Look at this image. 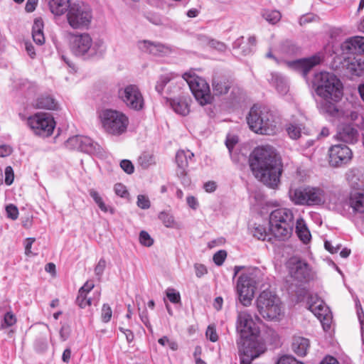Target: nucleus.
<instances>
[{
	"label": "nucleus",
	"mask_w": 364,
	"mask_h": 364,
	"mask_svg": "<svg viewBox=\"0 0 364 364\" xmlns=\"http://www.w3.org/2000/svg\"><path fill=\"white\" fill-rule=\"evenodd\" d=\"M249 161L256 178L269 188H276L278 186L282 165L272 146L267 145L255 148L250 154Z\"/></svg>",
	"instance_id": "1"
},
{
	"label": "nucleus",
	"mask_w": 364,
	"mask_h": 364,
	"mask_svg": "<svg viewBox=\"0 0 364 364\" xmlns=\"http://www.w3.org/2000/svg\"><path fill=\"white\" fill-rule=\"evenodd\" d=\"M250 129L257 134L272 135L277 130V117L266 106L254 105L247 117Z\"/></svg>",
	"instance_id": "2"
},
{
	"label": "nucleus",
	"mask_w": 364,
	"mask_h": 364,
	"mask_svg": "<svg viewBox=\"0 0 364 364\" xmlns=\"http://www.w3.org/2000/svg\"><path fill=\"white\" fill-rule=\"evenodd\" d=\"M69 41L70 50L76 56H83L85 58L101 56L105 50L102 40L93 41L87 33H70Z\"/></svg>",
	"instance_id": "3"
},
{
	"label": "nucleus",
	"mask_w": 364,
	"mask_h": 364,
	"mask_svg": "<svg viewBox=\"0 0 364 364\" xmlns=\"http://www.w3.org/2000/svg\"><path fill=\"white\" fill-rule=\"evenodd\" d=\"M313 85L316 93L322 99L340 101L342 98V84L340 80L333 73L321 72L316 74Z\"/></svg>",
	"instance_id": "4"
},
{
	"label": "nucleus",
	"mask_w": 364,
	"mask_h": 364,
	"mask_svg": "<svg viewBox=\"0 0 364 364\" xmlns=\"http://www.w3.org/2000/svg\"><path fill=\"white\" fill-rule=\"evenodd\" d=\"M269 231L271 235L279 240L289 237L293 232L294 215L288 208H278L269 215Z\"/></svg>",
	"instance_id": "5"
},
{
	"label": "nucleus",
	"mask_w": 364,
	"mask_h": 364,
	"mask_svg": "<svg viewBox=\"0 0 364 364\" xmlns=\"http://www.w3.org/2000/svg\"><path fill=\"white\" fill-rule=\"evenodd\" d=\"M236 331L240 335L239 338L237 340L238 349H240V346L243 345L248 347L253 346L252 345H249V342L262 343L258 339L259 328L254 321L252 315L247 311H238Z\"/></svg>",
	"instance_id": "6"
},
{
	"label": "nucleus",
	"mask_w": 364,
	"mask_h": 364,
	"mask_svg": "<svg viewBox=\"0 0 364 364\" xmlns=\"http://www.w3.org/2000/svg\"><path fill=\"white\" fill-rule=\"evenodd\" d=\"M259 314L267 320L278 319L282 314L280 299L269 291H263L256 301Z\"/></svg>",
	"instance_id": "7"
},
{
	"label": "nucleus",
	"mask_w": 364,
	"mask_h": 364,
	"mask_svg": "<svg viewBox=\"0 0 364 364\" xmlns=\"http://www.w3.org/2000/svg\"><path fill=\"white\" fill-rule=\"evenodd\" d=\"M66 18L73 29H87L92 19V11L90 6L83 2H73L70 5Z\"/></svg>",
	"instance_id": "8"
},
{
	"label": "nucleus",
	"mask_w": 364,
	"mask_h": 364,
	"mask_svg": "<svg viewBox=\"0 0 364 364\" xmlns=\"http://www.w3.org/2000/svg\"><path fill=\"white\" fill-rule=\"evenodd\" d=\"M183 78L186 81L196 100L200 105L210 104L213 97L207 82L196 75L184 73Z\"/></svg>",
	"instance_id": "9"
},
{
	"label": "nucleus",
	"mask_w": 364,
	"mask_h": 364,
	"mask_svg": "<svg viewBox=\"0 0 364 364\" xmlns=\"http://www.w3.org/2000/svg\"><path fill=\"white\" fill-rule=\"evenodd\" d=\"M102 123L107 132L113 135H119L127 130L129 120L122 112L106 109L102 114Z\"/></svg>",
	"instance_id": "10"
},
{
	"label": "nucleus",
	"mask_w": 364,
	"mask_h": 364,
	"mask_svg": "<svg viewBox=\"0 0 364 364\" xmlns=\"http://www.w3.org/2000/svg\"><path fill=\"white\" fill-rule=\"evenodd\" d=\"M28 127L36 135L48 136L55 126L53 117L48 113H36L27 119Z\"/></svg>",
	"instance_id": "11"
},
{
	"label": "nucleus",
	"mask_w": 364,
	"mask_h": 364,
	"mask_svg": "<svg viewBox=\"0 0 364 364\" xmlns=\"http://www.w3.org/2000/svg\"><path fill=\"white\" fill-rule=\"evenodd\" d=\"M290 276L300 282H308L314 278V272L309 264L299 257H291L287 262Z\"/></svg>",
	"instance_id": "12"
},
{
	"label": "nucleus",
	"mask_w": 364,
	"mask_h": 364,
	"mask_svg": "<svg viewBox=\"0 0 364 364\" xmlns=\"http://www.w3.org/2000/svg\"><path fill=\"white\" fill-rule=\"evenodd\" d=\"M119 99L129 109L139 111L143 109L144 100L141 91L135 85H129L118 90Z\"/></svg>",
	"instance_id": "13"
},
{
	"label": "nucleus",
	"mask_w": 364,
	"mask_h": 364,
	"mask_svg": "<svg viewBox=\"0 0 364 364\" xmlns=\"http://www.w3.org/2000/svg\"><path fill=\"white\" fill-rule=\"evenodd\" d=\"M236 289L242 304L245 306H249L255 289V282L252 275L247 273L242 274L237 279Z\"/></svg>",
	"instance_id": "14"
},
{
	"label": "nucleus",
	"mask_w": 364,
	"mask_h": 364,
	"mask_svg": "<svg viewBox=\"0 0 364 364\" xmlns=\"http://www.w3.org/2000/svg\"><path fill=\"white\" fill-rule=\"evenodd\" d=\"M329 163L337 167L348 164L352 159V151L345 144H336L328 149Z\"/></svg>",
	"instance_id": "15"
},
{
	"label": "nucleus",
	"mask_w": 364,
	"mask_h": 364,
	"mask_svg": "<svg viewBox=\"0 0 364 364\" xmlns=\"http://www.w3.org/2000/svg\"><path fill=\"white\" fill-rule=\"evenodd\" d=\"M321 60V55L317 53L309 58L287 61L285 63L289 68L301 73L304 76H306L309 70L314 66L318 65Z\"/></svg>",
	"instance_id": "16"
},
{
	"label": "nucleus",
	"mask_w": 364,
	"mask_h": 364,
	"mask_svg": "<svg viewBox=\"0 0 364 364\" xmlns=\"http://www.w3.org/2000/svg\"><path fill=\"white\" fill-rule=\"evenodd\" d=\"M339 63L336 65L337 69L346 70L355 76L361 75L364 70V60L361 62V60H356L355 58L338 56L334 60V63Z\"/></svg>",
	"instance_id": "17"
},
{
	"label": "nucleus",
	"mask_w": 364,
	"mask_h": 364,
	"mask_svg": "<svg viewBox=\"0 0 364 364\" xmlns=\"http://www.w3.org/2000/svg\"><path fill=\"white\" fill-rule=\"evenodd\" d=\"M253 346H240L238 353L240 358V364H252V361L264 353L266 348L264 343H248Z\"/></svg>",
	"instance_id": "18"
},
{
	"label": "nucleus",
	"mask_w": 364,
	"mask_h": 364,
	"mask_svg": "<svg viewBox=\"0 0 364 364\" xmlns=\"http://www.w3.org/2000/svg\"><path fill=\"white\" fill-rule=\"evenodd\" d=\"M193 153L189 150H179L176 154V162L178 166L176 174L178 177L181 178L183 183L189 182L188 180H186V176L187 173L188 162L193 159Z\"/></svg>",
	"instance_id": "19"
},
{
	"label": "nucleus",
	"mask_w": 364,
	"mask_h": 364,
	"mask_svg": "<svg viewBox=\"0 0 364 364\" xmlns=\"http://www.w3.org/2000/svg\"><path fill=\"white\" fill-rule=\"evenodd\" d=\"M341 49L343 53H364V37L356 36L347 38L341 44Z\"/></svg>",
	"instance_id": "20"
},
{
	"label": "nucleus",
	"mask_w": 364,
	"mask_h": 364,
	"mask_svg": "<svg viewBox=\"0 0 364 364\" xmlns=\"http://www.w3.org/2000/svg\"><path fill=\"white\" fill-rule=\"evenodd\" d=\"M309 309L323 323L324 329H326V325L328 328L330 327V322L331 321L330 311L328 307L324 305L322 301L310 304Z\"/></svg>",
	"instance_id": "21"
},
{
	"label": "nucleus",
	"mask_w": 364,
	"mask_h": 364,
	"mask_svg": "<svg viewBox=\"0 0 364 364\" xmlns=\"http://www.w3.org/2000/svg\"><path fill=\"white\" fill-rule=\"evenodd\" d=\"M346 178L352 188L360 190L364 188V175L358 168H351L346 173Z\"/></svg>",
	"instance_id": "22"
},
{
	"label": "nucleus",
	"mask_w": 364,
	"mask_h": 364,
	"mask_svg": "<svg viewBox=\"0 0 364 364\" xmlns=\"http://www.w3.org/2000/svg\"><path fill=\"white\" fill-rule=\"evenodd\" d=\"M358 132L350 124L342 126L338 132V137L340 140L348 143L355 144L358 139Z\"/></svg>",
	"instance_id": "23"
},
{
	"label": "nucleus",
	"mask_w": 364,
	"mask_h": 364,
	"mask_svg": "<svg viewBox=\"0 0 364 364\" xmlns=\"http://www.w3.org/2000/svg\"><path fill=\"white\" fill-rule=\"evenodd\" d=\"M306 205H320L325 202L324 191L319 188L306 187Z\"/></svg>",
	"instance_id": "24"
},
{
	"label": "nucleus",
	"mask_w": 364,
	"mask_h": 364,
	"mask_svg": "<svg viewBox=\"0 0 364 364\" xmlns=\"http://www.w3.org/2000/svg\"><path fill=\"white\" fill-rule=\"evenodd\" d=\"M232 85V82L225 77H215L212 81L213 90L215 95L227 94Z\"/></svg>",
	"instance_id": "25"
},
{
	"label": "nucleus",
	"mask_w": 364,
	"mask_h": 364,
	"mask_svg": "<svg viewBox=\"0 0 364 364\" xmlns=\"http://www.w3.org/2000/svg\"><path fill=\"white\" fill-rule=\"evenodd\" d=\"M348 203L354 213H364V192L352 191L350 193Z\"/></svg>",
	"instance_id": "26"
},
{
	"label": "nucleus",
	"mask_w": 364,
	"mask_h": 364,
	"mask_svg": "<svg viewBox=\"0 0 364 364\" xmlns=\"http://www.w3.org/2000/svg\"><path fill=\"white\" fill-rule=\"evenodd\" d=\"M139 48L143 52L148 53L154 55L164 54L167 52L168 50L165 46L161 43H156L149 41L139 42Z\"/></svg>",
	"instance_id": "27"
},
{
	"label": "nucleus",
	"mask_w": 364,
	"mask_h": 364,
	"mask_svg": "<svg viewBox=\"0 0 364 364\" xmlns=\"http://www.w3.org/2000/svg\"><path fill=\"white\" fill-rule=\"evenodd\" d=\"M190 99L186 97L171 100V106L173 111L182 116H186L190 112Z\"/></svg>",
	"instance_id": "28"
},
{
	"label": "nucleus",
	"mask_w": 364,
	"mask_h": 364,
	"mask_svg": "<svg viewBox=\"0 0 364 364\" xmlns=\"http://www.w3.org/2000/svg\"><path fill=\"white\" fill-rule=\"evenodd\" d=\"M48 6L52 14L55 16H61L68 12L70 0H48Z\"/></svg>",
	"instance_id": "29"
},
{
	"label": "nucleus",
	"mask_w": 364,
	"mask_h": 364,
	"mask_svg": "<svg viewBox=\"0 0 364 364\" xmlns=\"http://www.w3.org/2000/svg\"><path fill=\"white\" fill-rule=\"evenodd\" d=\"M80 140V151L89 154H97L101 152L100 146L90 137L81 136Z\"/></svg>",
	"instance_id": "30"
},
{
	"label": "nucleus",
	"mask_w": 364,
	"mask_h": 364,
	"mask_svg": "<svg viewBox=\"0 0 364 364\" xmlns=\"http://www.w3.org/2000/svg\"><path fill=\"white\" fill-rule=\"evenodd\" d=\"M338 101H333L331 99H322L318 103L319 111L329 116L336 117L338 114L339 109L336 105Z\"/></svg>",
	"instance_id": "31"
},
{
	"label": "nucleus",
	"mask_w": 364,
	"mask_h": 364,
	"mask_svg": "<svg viewBox=\"0 0 364 364\" xmlns=\"http://www.w3.org/2000/svg\"><path fill=\"white\" fill-rule=\"evenodd\" d=\"M289 195L291 200L299 205H306V187H299L295 189H290Z\"/></svg>",
	"instance_id": "32"
},
{
	"label": "nucleus",
	"mask_w": 364,
	"mask_h": 364,
	"mask_svg": "<svg viewBox=\"0 0 364 364\" xmlns=\"http://www.w3.org/2000/svg\"><path fill=\"white\" fill-rule=\"evenodd\" d=\"M309 341L304 337H294L292 343V350L299 356L306 355L309 348Z\"/></svg>",
	"instance_id": "33"
},
{
	"label": "nucleus",
	"mask_w": 364,
	"mask_h": 364,
	"mask_svg": "<svg viewBox=\"0 0 364 364\" xmlns=\"http://www.w3.org/2000/svg\"><path fill=\"white\" fill-rule=\"evenodd\" d=\"M32 36L34 42L38 45H43L45 42L43 34V21L42 18H38L34 20L32 28Z\"/></svg>",
	"instance_id": "34"
},
{
	"label": "nucleus",
	"mask_w": 364,
	"mask_h": 364,
	"mask_svg": "<svg viewBox=\"0 0 364 364\" xmlns=\"http://www.w3.org/2000/svg\"><path fill=\"white\" fill-rule=\"evenodd\" d=\"M260 15L268 23L276 25L282 18V14L279 10L262 9Z\"/></svg>",
	"instance_id": "35"
},
{
	"label": "nucleus",
	"mask_w": 364,
	"mask_h": 364,
	"mask_svg": "<svg viewBox=\"0 0 364 364\" xmlns=\"http://www.w3.org/2000/svg\"><path fill=\"white\" fill-rule=\"evenodd\" d=\"M296 232L299 239L304 242L307 243L310 241L311 233L308 230L305 221L300 218L296 220Z\"/></svg>",
	"instance_id": "36"
},
{
	"label": "nucleus",
	"mask_w": 364,
	"mask_h": 364,
	"mask_svg": "<svg viewBox=\"0 0 364 364\" xmlns=\"http://www.w3.org/2000/svg\"><path fill=\"white\" fill-rule=\"evenodd\" d=\"M269 81L280 94L284 95L288 92L289 86L287 80L280 75L277 73H272Z\"/></svg>",
	"instance_id": "37"
},
{
	"label": "nucleus",
	"mask_w": 364,
	"mask_h": 364,
	"mask_svg": "<svg viewBox=\"0 0 364 364\" xmlns=\"http://www.w3.org/2000/svg\"><path fill=\"white\" fill-rule=\"evenodd\" d=\"M36 107L39 109H56L58 103L50 95H44L37 99Z\"/></svg>",
	"instance_id": "38"
},
{
	"label": "nucleus",
	"mask_w": 364,
	"mask_h": 364,
	"mask_svg": "<svg viewBox=\"0 0 364 364\" xmlns=\"http://www.w3.org/2000/svg\"><path fill=\"white\" fill-rule=\"evenodd\" d=\"M89 193L92 198L95 202V203L97 205L99 208L102 212L107 213L108 211H110L112 214L114 213V210L112 208H109L107 205H106V204L103 201L102 196L97 191H95V189H90L89 191Z\"/></svg>",
	"instance_id": "39"
},
{
	"label": "nucleus",
	"mask_w": 364,
	"mask_h": 364,
	"mask_svg": "<svg viewBox=\"0 0 364 364\" xmlns=\"http://www.w3.org/2000/svg\"><path fill=\"white\" fill-rule=\"evenodd\" d=\"M251 234L255 238L260 240H268L271 241L272 237H270V234L267 232L265 227L263 225H258L257 226L253 227L250 229Z\"/></svg>",
	"instance_id": "40"
},
{
	"label": "nucleus",
	"mask_w": 364,
	"mask_h": 364,
	"mask_svg": "<svg viewBox=\"0 0 364 364\" xmlns=\"http://www.w3.org/2000/svg\"><path fill=\"white\" fill-rule=\"evenodd\" d=\"M139 164L143 168H148L149 166L156 164V158L154 154L149 153H143L139 157Z\"/></svg>",
	"instance_id": "41"
},
{
	"label": "nucleus",
	"mask_w": 364,
	"mask_h": 364,
	"mask_svg": "<svg viewBox=\"0 0 364 364\" xmlns=\"http://www.w3.org/2000/svg\"><path fill=\"white\" fill-rule=\"evenodd\" d=\"M159 219L166 228H173L175 224L173 216L168 212L162 211L159 214Z\"/></svg>",
	"instance_id": "42"
},
{
	"label": "nucleus",
	"mask_w": 364,
	"mask_h": 364,
	"mask_svg": "<svg viewBox=\"0 0 364 364\" xmlns=\"http://www.w3.org/2000/svg\"><path fill=\"white\" fill-rule=\"evenodd\" d=\"M287 132L291 139H297L301 135V127L299 124H290L287 127Z\"/></svg>",
	"instance_id": "43"
},
{
	"label": "nucleus",
	"mask_w": 364,
	"mask_h": 364,
	"mask_svg": "<svg viewBox=\"0 0 364 364\" xmlns=\"http://www.w3.org/2000/svg\"><path fill=\"white\" fill-rule=\"evenodd\" d=\"M16 322V318L15 315L11 312L9 311L5 314L4 320L1 323V328H9L14 325Z\"/></svg>",
	"instance_id": "44"
},
{
	"label": "nucleus",
	"mask_w": 364,
	"mask_h": 364,
	"mask_svg": "<svg viewBox=\"0 0 364 364\" xmlns=\"http://www.w3.org/2000/svg\"><path fill=\"white\" fill-rule=\"evenodd\" d=\"M80 135H76L70 137L65 142V146L70 149H76L80 151Z\"/></svg>",
	"instance_id": "45"
},
{
	"label": "nucleus",
	"mask_w": 364,
	"mask_h": 364,
	"mask_svg": "<svg viewBox=\"0 0 364 364\" xmlns=\"http://www.w3.org/2000/svg\"><path fill=\"white\" fill-rule=\"evenodd\" d=\"M112 316V311L111 307L107 304H104L101 311V318L104 323H107L111 320Z\"/></svg>",
	"instance_id": "46"
},
{
	"label": "nucleus",
	"mask_w": 364,
	"mask_h": 364,
	"mask_svg": "<svg viewBox=\"0 0 364 364\" xmlns=\"http://www.w3.org/2000/svg\"><path fill=\"white\" fill-rule=\"evenodd\" d=\"M171 80V77L167 75H161L159 80L156 82V85L155 86V90L159 92V94H161L165 86L167 85L168 82H169Z\"/></svg>",
	"instance_id": "47"
},
{
	"label": "nucleus",
	"mask_w": 364,
	"mask_h": 364,
	"mask_svg": "<svg viewBox=\"0 0 364 364\" xmlns=\"http://www.w3.org/2000/svg\"><path fill=\"white\" fill-rule=\"evenodd\" d=\"M139 242L145 247H151L154 243V240L146 231L141 230L139 233Z\"/></svg>",
	"instance_id": "48"
},
{
	"label": "nucleus",
	"mask_w": 364,
	"mask_h": 364,
	"mask_svg": "<svg viewBox=\"0 0 364 364\" xmlns=\"http://www.w3.org/2000/svg\"><path fill=\"white\" fill-rule=\"evenodd\" d=\"M6 213L7 218L15 220L18 217V209L14 204H9L6 206Z\"/></svg>",
	"instance_id": "49"
},
{
	"label": "nucleus",
	"mask_w": 364,
	"mask_h": 364,
	"mask_svg": "<svg viewBox=\"0 0 364 364\" xmlns=\"http://www.w3.org/2000/svg\"><path fill=\"white\" fill-rule=\"evenodd\" d=\"M136 205L139 208L146 210L151 206V202L149 198L144 195H139L137 196Z\"/></svg>",
	"instance_id": "50"
},
{
	"label": "nucleus",
	"mask_w": 364,
	"mask_h": 364,
	"mask_svg": "<svg viewBox=\"0 0 364 364\" xmlns=\"http://www.w3.org/2000/svg\"><path fill=\"white\" fill-rule=\"evenodd\" d=\"M276 364H304L297 360L294 356L285 355L280 357Z\"/></svg>",
	"instance_id": "51"
},
{
	"label": "nucleus",
	"mask_w": 364,
	"mask_h": 364,
	"mask_svg": "<svg viewBox=\"0 0 364 364\" xmlns=\"http://www.w3.org/2000/svg\"><path fill=\"white\" fill-rule=\"evenodd\" d=\"M227 257V252L225 250H219L213 255V259L218 266H221Z\"/></svg>",
	"instance_id": "52"
},
{
	"label": "nucleus",
	"mask_w": 364,
	"mask_h": 364,
	"mask_svg": "<svg viewBox=\"0 0 364 364\" xmlns=\"http://www.w3.org/2000/svg\"><path fill=\"white\" fill-rule=\"evenodd\" d=\"M166 296L171 303L178 304L181 301V296L179 292L176 291V290L173 289H167Z\"/></svg>",
	"instance_id": "53"
},
{
	"label": "nucleus",
	"mask_w": 364,
	"mask_h": 364,
	"mask_svg": "<svg viewBox=\"0 0 364 364\" xmlns=\"http://www.w3.org/2000/svg\"><path fill=\"white\" fill-rule=\"evenodd\" d=\"M120 167L127 174H132L134 171V166L131 161L123 159L120 161Z\"/></svg>",
	"instance_id": "54"
},
{
	"label": "nucleus",
	"mask_w": 364,
	"mask_h": 364,
	"mask_svg": "<svg viewBox=\"0 0 364 364\" xmlns=\"http://www.w3.org/2000/svg\"><path fill=\"white\" fill-rule=\"evenodd\" d=\"M205 336L211 342H216L218 340V336L216 332L215 327L213 325H209L208 326Z\"/></svg>",
	"instance_id": "55"
},
{
	"label": "nucleus",
	"mask_w": 364,
	"mask_h": 364,
	"mask_svg": "<svg viewBox=\"0 0 364 364\" xmlns=\"http://www.w3.org/2000/svg\"><path fill=\"white\" fill-rule=\"evenodd\" d=\"M105 267L106 261L105 259L102 258L99 260L97 264L95 266V273L99 279H100L102 275L103 274Z\"/></svg>",
	"instance_id": "56"
},
{
	"label": "nucleus",
	"mask_w": 364,
	"mask_h": 364,
	"mask_svg": "<svg viewBox=\"0 0 364 364\" xmlns=\"http://www.w3.org/2000/svg\"><path fill=\"white\" fill-rule=\"evenodd\" d=\"M14 179V173L11 166H6L5 168V183L10 186L13 183Z\"/></svg>",
	"instance_id": "57"
},
{
	"label": "nucleus",
	"mask_w": 364,
	"mask_h": 364,
	"mask_svg": "<svg viewBox=\"0 0 364 364\" xmlns=\"http://www.w3.org/2000/svg\"><path fill=\"white\" fill-rule=\"evenodd\" d=\"M114 191L117 196L122 198H125L129 195L126 186L122 183H117L114 186Z\"/></svg>",
	"instance_id": "58"
},
{
	"label": "nucleus",
	"mask_w": 364,
	"mask_h": 364,
	"mask_svg": "<svg viewBox=\"0 0 364 364\" xmlns=\"http://www.w3.org/2000/svg\"><path fill=\"white\" fill-rule=\"evenodd\" d=\"M196 275L197 277L200 278L208 273L206 267L202 264H196L194 265Z\"/></svg>",
	"instance_id": "59"
},
{
	"label": "nucleus",
	"mask_w": 364,
	"mask_h": 364,
	"mask_svg": "<svg viewBox=\"0 0 364 364\" xmlns=\"http://www.w3.org/2000/svg\"><path fill=\"white\" fill-rule=\"evenodd\" d=\"M12 153V148L6 144L0 145V157H6Z\"/></svg>",
	"instance_id": "60"
},
{
	"label": "nucleus",
	"mask_w": 364,
	"mask_h": 364,
	"mask_svg": "<svg viewBox=\"0 0 364 364\" xmlns=\"http://www.w3.org/2000/svg\"><path fill=\"white\" fill-rule=\"evenodd\" d=\"M119 331L123 333L126 337V339L128 343H131L133 341L134 338V336L133 332L129 329H126L122 327L119 328Z\"/></svg>",
	"instance_id": "61"
},
{
	"label": "nucleus",
	"mask_w": 364,
	"mask_h": 364,
	"mask_svg": "<svg viewBox=\"0 0 364 364\" xmlns=\"http://www.w3.org/2000/svg\"><path fill=\"white\" fill-rule=\"evenodd\" d=\"M86 296H87V294L78 291V295L76 299V302L78 304V306L82 309L85 308V301L86 300Z\"/></svg>",
	"instance_id": "62"
},
{
	"label": "nucleus",
	"mask_w": 364,
	"mask_h": 364,
	"mask_svg": "<svg viewBox=\"0 0 364 364\" xmlns=\"http://www.w3.org/2000/svg\"><path fill=\"white\" fill-rule=\"evenodd\" d=\"M95 287V284L92 282L87 281L85 283V284L79 289L80 292L87 294L89 293Z\"/></svg>",
	"instance_id": "63"
},
{
	"label": "nucleus",
	"mask_w": 364,
	"mask_h": 364,
	"mask_svg": "<svg viewBox=\"0 0 364 364\" xmlns=\"http://www.w3.org/2000/svg\"><path fill=\"white\" fill-rule=\"evenodd\" d=\"M237 143V139L235 136H228L225 141L227 148L230 151L233 149L235 145Z\"/></svg>",
	"instance_id": "64"
}]
</instances>
